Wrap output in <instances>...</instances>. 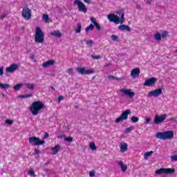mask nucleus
Masks as SVG:
<instances>
[{"label":"nucleus","instance_id":"1","mask_svg":"<svg viewBox=\"0 0 177 177\" xmlns=\"http://www.w3.org/2000/svg\"><path fill=\"white\" fill-rule=\"evenodd\" d=\"M45 107V104L41 102V101H35L32 103V105L30 106L29 110L32 115H38L39 111Z\"/></svg>","mask_w":177,"mask_h":177},{"label":"nucleus","instance_id":"2","mask_svg":"<svg viewBox=\"0 0 177 177\" xmlns=\"http://www.w3.org/2000/svg\"><path fill=\"white\" fill-rule=\"evenodd\" d=\"M156 138L160 140H171L174 138V131H166L163 132H158L156 135Z\"/></svg>","mask_w":177,"mask_h":177},{"label":"nucleus","instance_id":"3","mask_svg":"<svg viewBox=\"0 0 177 177\" xmlns=\"http://www.w3.org/2000/svg\"><path fill=\"white\" fill-rule=\"evenodd\" d=\"M44 38L45 34L42 32L41 28L37 27L35 35V42L36 44H44V41H45Z\"/></svg>","mask_w":177,"mask_h":177},{"label":"nucleus","instance_id":"4","mask_svg":"<svg viewBox=\"0 0 177 177\" xmlns=\"http://www.w3.org/2000/svg\"><path fill=\"white\" fill-rule=\"evenodd\" d=\"M28 140L32 146H44L45 145V140H41V138L36 136L30 137Z\"/></svg>","mask_w":177,"mask_h":177},{"label":"nucleus","instance_id":"5","mask_svg":"<svg viewBox=\"0 0 177 177\" xmlns=\"http://www.w3.org/2000/svg\"><path fill=\"white\" fill-rule=\"evenodd\" d=\"M155 172L157 175H161L162 174H165L166 175H172V174H175L176 170L175 168H160L157 169Z\"/></svg>","mask_w":177,"mask_h":177},{"label":"nucleus","instance_id":"6","mask_svg":"<svg viewBox=\"0 0 177 177\" xmlns=\"http://www.w3.org/2000/svg\"><path fill=\"white\" fill-rule=\"evenodd\" d=\"M73 5L77 6L79 12H82L83 13H86L88 12L86 6L80 0H75Z\"/></svg>","mask_w":177,"mask_h":177},{"label":"nucleus","instance_id":"7","mask_svg":"<svg viewBox=\"0 0 177 177\" xmlns=\"http://www.w3.org/2000/svg\"><path fill=\"white\" fill-rule=\"evenodd\" d=\"M129 114H131V110L127 109V110L124 111L121 114L120 117L116 118V120H115V122L116 124H118V123L121 122L122 121L128 120V115H129Z\"/></svg>","mask_w":177,"mask_h":177},{"label":"nucleus","instance_id":"8","mask_svg":"<svg viewBox=\"0 0 177 177\" xmlns=\"http://www.w3.org/2000/svg\"><path fill=\"white\" fill-rule=\"evenodd\" d=\"M21 16L25 20H30L31 19V10L29 9L28 6H25L22 9Z\"/></svg>","mask_w":177,"mask_h":177},{"label":"nucleus","instance_id":"9","mask_svg":"<svg viewBox=\"0 0 177 177\" xmlns=\"http://www.w3.org/2000/svg\"><path fill=\"white\" fill-rule=\"evenodd\" d=\"M120 92L122 93V96H128L130 99L135 97V92L129 88H122L120 90Z\"/></svg>","mask_w":177,"mask_h":177},{"label":"nucleus","instance_id":"10","mask_svg":"<svg viewBox=\"0 0 177 177\" xmlns=\"http://www.w3.org/2000/svg\"><path fill=\"white\" fill-rule=\"evenodd\" d=\"M167 113L161 115H155V119L153 120V124H156V125H158V124H161L162 122H164L165 120L167 119Z\"/></svg>","mask_w":177,"mask_h":177},{"label":"nucleus","instance_id":"11","mask_svg":"<svg viewBox=\"0 0 177 177\" xmlns=\"http://www.w3.org/2000/svg\"><path fill=\"white\" fill-rule=\"evenodd\" d=\"M160 95H162V88H160L153 91H151L147 94L148 97H151L153 96V97H158Z\"/></svg>","mask_w":177,"mask_h":177},{"label":"nucleus","instance_id":"12","mask_svg":"<svg viewBox=\"0 0 177 177\" xmlns=\"http://www.w3.org/2000/svg\"><path fill=\"white\" fill-rule=\"evenodd\" d=\"M107 19L108 20H109V21L115 23V24H118L119 23H121V20L120 19L118 15H116L115 14L108 15Z\"/></svg>","mask_w":177,"mask_h":177},{"label":"nucleus","instance_id":"13","mask_svg":"<svg viewBox=\"0 0 177 177\" xmlns=\"http://www.w3.org/2000/svg\"><path fill=\"white\" fill-rule=\"evenodd\" d=\"M77 71L79 74H82V75H83L84 74L89 75L93 74V73H95L93 69H87L86 70L85 68H77Z\"/></svg>","mask_w":177,"mask_h":177},{"label":"nucleus","instance_id":"14","mask_svg":"<svg viewBox=\"0 0 177 177\" xmlns=\"http://www.w3.org/2000/svg\"><path fill=\"white\" fill-rule=\"evenodd\" d=\"M157 82L156 77H151L147 79L144 83V86H152V85H156Z\"/></svg>","mask_w":177,"mask_h":177},{"label":"nucleus","instance_id":"15","mask_svg":"<svg viewBox=\"0 0 177 177\" xmlns=\"http://www.w3.org/2000/svg\"><path fill=\"white\" fill-rule=\"evenodd\" d=\"M18 68H19V65L16 64H12L9 67H7L6 68V73H15V71H16V70H17Z\"/></svg>","mask_w":177,"mask_h":177},{"label":"nucleus","instance_id":"16","mask_svg":"<svg viewBox=\"0 0 177 177\" xmlns=\"http://www.w3.org/2000/svg\"><path fill=\"white\" fill-rule=\"evenodd\" d=\"M140 75V69L139 68H136L131 70V76L132 78H138Z\"/></svg>","mask_w":177,"mask_h":177},{"label":"nucleus","instance_id":"17","mask_svg":"<svg viewBox=\"0 0 177 177\" xmlns=\"http://www.w3.org/2000/svg\"><path fill=\"white\" fill-rule=\"evenodd\" d=\"M116 13L118 15V16H120V24H124V21L125 20V18H124V16H125V12L124 10H118Z\"/></svg>","mask_w":177,"mask_h":177},{"label":"nucleus","instance_id":"18","mask_svg":"<svg viewBox=\"0 0 177 177\" xmlns=\"http://www.w3.org/2000/svg\"><path fill=\"white\" fill-rule=\"evenodd\" d=\"M55 62V59H50L44 63H43L42 66L44 68H48V67H50V66H53Z\"/></svg>","mask_w":177,"mask_h":177},{"label":"nucleus","instance_id":"19","mask_svg":"<svg viewBox=\"0 0 177 177\" xmlns=\"http://www.w3.org/2000/svg\"><path fill=\"white\" fill-rule=\"evenodd\" d=\"M121 153H125L128 150V144L127 142L121 143L120 145Z\"/></svg>","mask_w":177,"mask_h":177},{"label":"nucleus","instance_id":"20","mask_svg":"<svg viewBox=\"0 0 177 177\" xmlns=\"http://www.w3.org/2000/svg\"><path fill=\"white\" fill-rule=\"evenodd\" d=\"M118 164L120 165L122 172H127V170L128 169V166H127V165H124V162L121 160L118 161Z\"/></svg>","mask_w":177,"mask_h":177},{"label":"nucleus","instance_id":"21","mask_svg":"<svg viewBox=\"0 0 177 177\" xmlns=\"http://www.w3.org/2000/svg\"><path fill=\"white\" fill-rule=\"evenodd\" d=\"M118 29L120 31H131V28L127 25H120L118 26Z\"/></svg>","mask_w":177,"mask_h":177},{"label":"nucleus","instance_id":"22","mask_svg":"<svg viewBox=\"0 0 177 177\" xmlns=\"http://www.w3.org/2000/svg\"><path fill=\"white\" fill-rule=\"evenodd\" d=\"M42 20L44 23H50V21H52L48 14H43Z\"/></svg>","mask_w":177,"mask_h":177},{"label":"nucleus","instance_id":"23","mask_svg":"<svg viewBox=\"0 0 177 177\" xmlns=\"http://www.w3.org/2000/svg\"><path fill=\"white\" fill-rule=\"evenodd\" d=\"M50 35L60 38V37H62V33L60 32V30H54L50 32Z\"/></svg>","mask_w":177,"mask_h":177},{"label":"nucleus","instance_id":"24","mask_svg":"<svg viewBox=\"0 0 177 177\" xmlns=\"http://www.w3.org/2000/svg\"><path fill=\"white\" fill-rule=\"evenodd\" d=\"M62 149V147L60 145H55L54 147L51 148V150L54 152V154H57L59 153V151Z\"/></svg>","mask_w":177,"mask_h":177},{"label":"nucleus","instance_id":"25","mask_svg":"<svg viewBox=\"0 0 177 177\" xmlns=\"http://www.w3.org/2000/svg\"><path fill=\"white\" fill-rule=\"evenodd\" d=\"M25 86L28 88V89H30V91H33V89H35V84L26 83Z\"/></svg>","mask_w":177,"mask_h":177},{"label":"nucleus","instance_id":"26","mask_svg":"<svg viewBox=\"0 0 177 177\" xmlns=\"http://www.w3.org/2000/svg\"><path fill=\"white\" fill-rule=\"evenodd\" d=\"M0 88L1 89H9L10 88V84H2V83H0Z\"/></svg>","mask_w":177,"mask_h":177},{"label":"nucleus","instance_id":"27","mask_svg":"<svg viewBox=\"0 0 177 177\" xmlns=\"http://www.w3.org/2000/svg\"><path fill=\"white\" fill-rule=\"evenodd\" d=\"M81 30H82V25H81V23L77 24V28L75 30V32L77 34H80L81 32Z\"/></svg>","mask_w":177,"mask_h":177},{"label":"nucleus","instance_id":"28","mask_svg":"<svg viewBox=\"0 0 177 177\" xmlns=\"http://www.w3.org/2000/svg\"><path fill=\"white\" fill-rule=\"evenodd\" d=\"M154 38H155L156 41H161V39L162 37L161 34L160 32H156L154 35Z\"/></svg>","mask_w":177,"mask_h":177},{"label":"nucleus","instance_id":"29","mask_svg":"<svg viewBox=\"0 0 177 177\" xmlns=\"http://www.w3.org/2000/svg\"><path fill=\"white\" fill-rule=\"evenodd\" d=\"M95 28V26H93V24H90L88 26H87L85 29L86 32H88V31L89 30H93V29Z\"/></svg>","mask_w":177,"mask_h":177},{"label":"nucleus","instance_id":"30","mask_svg":"<svg viewBox=\"0 0 177 177\" xmlns=\"http://www.w3.org/2000/svg\"><path fill=\"white\" fill-rule=\"evenodd\" d=\"M90 149L91 150H93V151H95V150H96V144H95L93 142H91L90 143Z\"/></svg>","mask_w":177,"mask_h":177},{"label":"nucleus","instance_id":"31","mask_svg":"<svg viewBox=\"0 0 177 177\" xmlns=\"http://www.w3.org/2000/svg\"><path fill=\"white\" fill-rule=\"evenodd\" d=\"M108 80H115L116 81H120V77H117L113 76V75H109Z\"/></svg>","mask_w":177,"mask_h":177},{"label":"nucleus","instance_id":"32","mask_svg":"<svg viewBox=\"0 0 177 177\" xmlns=\"http://www.w3.org/2000/svg\"><path fill=\"white\" fill-rule=\"evenodd\" d=\"M22 84H18L14 86V89L15 91H19L21 88Z\"/></svg>","mask_w":177,"mask_h":177},{"label":"nucleus","instance_id":"33","mask_svg":"<svg viewBox=\"0 0 177 177\" xmlns=\"http://www.w3.org/2000/svg\"><path fill=\"white\" fill-rule=\"evenodd\" d=\"M153 153H154L153 151H148V152L145 153L144 155L145 158H146V157H150V156H151V154H153Z\"/></svg>","mask_w":177,"mask_h":177},{"label":"nucleus","instance_id":"34","mask_svg":"<svg viewBox=\"0 0 177 177\" xmlns=\"http://www.w3.org/2000/svg\"><path fill=\"white\" fill-rule=\"evenodd\" d=\"M91 57L93 60H99V59H101L100 55H91Z\"/></svg>","mask_w":177,"mask_h":177},{"label":"nucleus","instance_id":"35","mask_svg":"<svg viewBox=\"0 0 177 177\" xmlns=\"http://www.w3.org/2000/svg\"><path fill=\"white\" fill-rule=\"evenodd\" d=\"M73 137H65L64 138V140H66V142H68L69 143H71V142H73Z\"/></svg>","mask_w":177,"mask_h":177},{"label":"nucleus","instance_id":"36","mask_svg":"<svg viewBox=\"0 0 177 177\" xmlns=\"http://www.w3.org/2000/svg\"><path fill=\"white\" fill-rule=\"evenodd\" d=\"M161 37H162V38H165V37H168V31L162 32Z\"/></svg>","mask_w":177,"mask_h":177},{"label":"nucleus","instance_id":"37","mask_svg":"<svg viewBox=\"0 0 177 177\" xmlns=\"http://www.w3.org/2000/svg\"><path fill=\"white\" fill-rule=\"evenodd\" d=\"M131 121L133 122H138V121H139V118L135 117V116H132L131 117Z\"/></svg>","mask_w":177,"mask_h":177},{"label":"nucleus","instance_id":"38","mask_svg":"<svg viewBox=\"0 0 177 177\" xmlns=\"http://www.w3.org/2000/svg\"><path fill=\"white\" fill-rule=\"evenodd\" d=\"M6 124H8V125H12L13 124V120L8 119L6 120Z\"/></svg>","mask_w":177,"mask_h":177},{"label":"nucleus","instance_id":"39","mask_svg":"<svg viewBox=\"0 0 177 177\" xmlns=\"http://www.w3.org/2000/svg\"><path fill=\"white\" fill-rule=\"evenodd\" d=\"M132 129H133V127H128L125 129V132L127 133H129V132H131L132 131Z\"/></svg>","mask_w":177,"mask_h":177},{"label":"nucleus","instance_id":"40","mask_svg":"<svg viewBox=\"0 0 177 177\" xmlns=\"http://www.w3.org/2000/svg\"><path fill=\"white\" fill-rule=\"evenodd\" d=\"M95 170H92L89 172V176L90 177H94L95 176Z\"/></svg>","mask_w":177,"mask_h":177},{"label":"nucleus","instance_id":"41","mask_svg":"<svg viewBox=\"0 0 177 177\" xmlns=\"http://www.w3.org/2000/svg\"><path fill=\"white\" fill-rule=\"evenodd\" d=\"M111 38H112L113 41H117L118 39V37L115 35H112Z\"/></svg>","mask_w":177,"mask_h":177},{"label":"nucleus","instance_id":"42","mask_svg":"<svg viewBox=\"0 0 177 177\" xmlns=\"http://www.w3.org/2000/svg\"><path fill=\"white\" fill-rule=\"evenodd\" d=\"M93 44V40H89L86 42V45H88V46H90V47L92 46Z\"/></svg>","mask_w":177,"mask_h":177},{"label":"nucleus","instance_id":"43","mask_svg":"<svg viewBox=\"0 0 177 177\" xmlns=\"http://www.w3.org/2000/svg\"><path fill=\"white\" fill-rule=\"evenodd\" d=\"M94 26H95V27L97 28V30H98V31L100 30L101 28H102L100 27V25H99V24H97V22L96 24H95Z\"/></svg>","mask_w":177,"mask_h":177},{"label":"nucleus","instance_id":"44","mask_svg":"<svg viewBox=\"0 0 177 177\" xmlns=\"http://www.w3.org/2000/svg\"><path fill=\"white\" fill-rule=\"evenodd\" d=\"M21 97H32V94H26L21 95Z\"/></svg>","mask_w":177,"mask_h":177},{"label":"nucleus","instance_id":"45","mask_svg":"<svg viewBox=\"0 0 177 177\" xmlns=\"http://www.w3.org/2000/svg\"><path fill=\"white\" fill-rule=\"evenodd\" d=\"M171 161H177V155L171 156Z\"/></svg>","mask_w":177,"mask_h":177},{"label":"nucleus","instance_id":"46","mask_svg":"<svg viewBox=\"0 0 177 177\" xmlns=\"http://www.w3.org/2000/svg\"><path fill=\"white\" fill-rule=\"evenodd\" d=\"M29 174L30 176H35V171L34 170L29 171Z\"/></svg>","mask_w":177,"mask_h":177},{"label":"nucleus","instance_id":"47","mask_svg":"<svg viewBox=\"0 0 177 177\" xmlns=\"http://www.w3.org/2000/svg\"><path fill=\"white\" fill-rule=\"evenodd\" d=\"M90 20H91V21L92 23L94 24V25H95V24H97V22H96V19H95L94 17H91V18H90Z\"/></svg>","mask_w":177,"mask_h":177},{"label":"nucleus","instance_id":"48","mask_svg":"<svg viewBox=\"0 0 177 177\" xmlns=\"http://www.w3.org/2000/svg\"><path fill=\"white\" fill-rule=\"evenodd\" d=\"M151 120V118H147L146 120H145L146 125L150 124Z\"/></svg>","mask_w":177,"mask_h":177},{"label":"nucleus","instance_id":"49","mask_svg":"<svg viewBox=\"0 0 177 177\" xmlns=\"http://www.w3.org/2000/svg\"><path fill=\"white\" fill-rule=\"evenodd\" d=\"M67 73H68V74H73V68H68V71H67Z\"/></svg>","mask_w":177,"mask_h":177},{"label":"nucleus","instance_id":"50","mask_svg":"<svg viewBox=\"0 0 177 177\" xmlns=\"http://www.w3.org/2000/svg\"><path fill=\"white\" fill-rule=\"evenodd\" d=\"M8 15H6V14H2L1 16H0V19H1V20H3V19H5V18H6V17H7Z\"/></svg>","mask_w":177,"mask_h":177},{"label":"nucleus","instance_id":"51","mask_svg":"<svg viewBox=\"0 0 177 177\" xmlns=\"http://www.w3.org/2000/svg\"><path fill=\"white\" fill-rule=\"evenodd\" d=\"M63 99H64V97H63V95H59L58 97V103H60V101L63 100Z\"/></svg>","mask_w":177,"mask_h":177},{"label":"nucleus","instance_id":"52","mask_svg":"<svg viewBox=\"0 0 177 177\" xmlns=\"http://www.w3.org/2000/svg\"><path fill=\"white\" fill-rule=\"evenodd\" d=\"M0 75H3V67L0 68Z\"/></svg>","mask_w":177,"mask_h":177},{"label":"nucleus","instance_id":"53","mask_svg":"<svg viewBox=\"0 0 177 177\" xmlns=\"http://www.w3.org/2000/svg\"><path fill=\"white\" fill-rule=\"evenodd\" d=\"M33 154H39V151L38 149H35L34 151Z\"/></svg>","mask_w":177,"mask_h":177},{"label":"nucleus","instance_id":"54","mask_svg":"<svg viewBox=\"0 0 177 177\" xmlns=\"http://www.w3.org/2000/svg\"><path fill=\"white\" fill-rule=\"evenodd\" d=\"M48 138H49V134L48 133H46L44 136V139H48Z\"/></svg>","mask_w":177,"mask_h":177},{"label":"nucleus","instance_id":"55","mask_svg":"<svg viewBox=\"0 0 177 177\" xmlns=\"http://www.w3.org/2000/svg\"><path fill=\"white\" fill-rule=\"evenodd\" d=\"M85 3H91V0H83Z\"/></svg>","mask_w":177,"mask_h":177},{"label":"nucleus","instance_id":"56","mask_svg":"<svg viewBox=\"0 0 177 177\" xmlns=\"http://www.w3.org/2000/svg\"><path fill=\"white\" fill-rule=\"evenodd\" d=\"M30 59H35V55L32 54L31 56H30Z\"/></svg>","mask_w":177,"mask_h":177},{"label":"nucleus","instance_id":"57","mask_svg":"<svg viewBox=\"0 0 177 177\" xmlns=\"http://www.w3.org/2000/svg\"><path fill=\"white\" fill-rule=\"evenodd\" d=\"M177 118H171L170 121H176Z\"/></svg>","mask_w":177,"mask_h":177},{"label":"nucleus","instance_id":"58","mask_svg":"<svg viewBox=\"0 0 177 177\" xmlns=\"http://www.w3.org/2000/svg\"><path fill=\"white\" fill-rule=\"evenodd\" d=\"M64 138V135H60L58 136V139H63Z\"/></svg>","mask_w":177,"mask_h":177},{"label":"nucleus","instance_id":"59","mask_svg":"<svg viewBox=\"0 0 177 177\" xmlns=\"http://www.w3.org/2000/svg\"><path fill=\"white\" fill-rule=\"evenodd\" d=\"M44 172H46L47 174H49V169H44Z\"/></svg>","mask_w":177,"mask_h":177},{"label":"nucleus","instance_id":"60","mask_svg":"<svg viewBox=\"0 0 177 177\" xmlns=\"http://www.w3.org/2000/svg\"><path fill=\"white\" fill-rule=\"evenodd\" d=\"M146 3H147V5H151V1H147L146 2Z\"/></svg>","mask_w":177,"mask_h":177},{"label":"nucleus","instance_id":"61","mask_svg":"<svg viewBox=\"0 0 177 177\" xmlns=\"http://www.w3.org/2000/svg\"><path fill=\"white\" fill-rule=\"evenodd\" d=\"M109 66H111V63H108L105 65V67H109Z\"/></svg>","mask_w":177,"mask_h":177},{"label":"nucleus","instance_id":"62","mask_svg":"<svg viewBox=\"0 0 177 177\" xmlns=\"http://www.w3.org/2000/svg\"><path fill=\"white\" fill-rule=\"evenodd\" d=\"M137 9H142V6L140 5L137 6Z\"/></svg>","mask_w":177,"mask_h":177},{"label":"nucleus","instance_id":"63","mask_svg":"<svg viewBox=\"0 0 177 177\" xmlns=\"http://www.w3.org/2000/svg\"><path fill=\"white\" fill-rule=\"evenodd\" d=\"M52 91H55V87H51Z\"/></svg>","mask_w":177,"mask_h":177},{"label":"nucleus","instance_id":"64","mask_svg":"<svg viewBox=\"0 0 177 177\" xmlns=\"http://www.w3.org/2000/svg\"><path fill=\"white\" fill-rule=\"evenodd\" d=\"M176 52L177 53V50H176Z\"/></svg>","mask_w":177,"mask_h":177}]
</instances>
